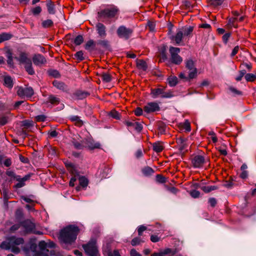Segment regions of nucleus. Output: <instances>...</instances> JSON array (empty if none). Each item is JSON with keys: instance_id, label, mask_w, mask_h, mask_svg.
<instances>
[{"instance_id": "obj_28", "label": "nucleus", "mask_w": 256, "mask_h": 256, "mask_svg": "<svg viewBox=\"0 0 256 256\" xmlns=\"http://www.w3.org/2000/svg\"><path fill=\"white\" fill-rule=\"evenodd\" d=\"M95 46H96V44H95L94 40H88L86 42V44L84 48L86 50H92L94 49Z\"/></svg>"}, {"instance_id": "obj_34", "label": "nucleus", "mask_w": 256, "mask_h": 256, "mask_svg": "<svg viewBox=\"0 0 256 256\" xmlns=\"http://www.w3.org/2000/svg\"><path fill=\"white\" fill-rule=\"evenodd\" d=\"M46 7L49 14H54L55 13L54 4L52 2H49L46 4Z\"/></svg>"}, {"instance_id": "obj_43", "label": "nucleus", "mask_w": 256, "mask_h": 256, "mask_svg": "<svg viewBox=\"0 0 256 256\" xmlns=\"http://www.w3.org/2000/svg\"><path fill=\"white\" fill-rule=\"evenodd\" d=\"M192 30L193 28L192 26H188L184 28L182 32L184 36H188L191 34Z\"/></svg>"}, {"instance_id": "obj_39", "label": "nucleus", "mask_w": 256, "mask_h": 256, "mask_svg": "<svg viewBox=\"0 0 256 256\" xmlns=\"http://www.w3.org/2000/svg\"><path fill=\"white\" fill-rule=\"evenodd\" d=\"M136 64L137 66L140 68L145 70L146 68V62L142 60H137Z\"/></svg>"}, {"instance_id": "obj_63", "label": "nucleus", "mask_w": 256, "mask_h": 256, "mask_svg": "<svg viewBox=\"0 0 256 256\" xmlns=\"http://www.w3.org/2000/svg\"><path fill=\"white\" fill-rule=\"evenodd\" d=\"M160 240V238L156 235L152 234L150 236V240L153 242H156Z\"/></svg>"}, {"instance_id": "obj_48", "label": "nucleus", "mask_w": 256, "mask_h": 256, "mask_svg": "<svg viewBox=\"0 0 256 256\" xmlns=\"http://www.w3.org/2000/svg\"><path fill=\"white\" fill-rule=\"evenodd\" d=\"M84 53L82 51H78L74 54V56L76 58V59L80 61H82L84 60V57L83 56Z\"/></svg>"}, {"instance_id": "obj_55", "label": "nucleus", "mask_w": 256, "mask_h": 256, "mask_svg": "<svg viewBox=\"0 0 256 256\" xmlns=\"http://www.w3.org/2000/svg\"><path fill=\"white\" fill-rule=\"evenodd\" d=\"M246 71L245 70H242L240 71L239 75L236 78V80L237 81H240L242 80V77L245 76Z\"/></svg>"}, {"instance_id": "obj_1", "label": "nucleus", "mask_w": 256, "mask_h": 256, "mask_svg": "<svg viewBox=\"0 0 256 256\" xmlns=\"http://www.w3.org/2000/svg\"><path fill=\"white\" fill-rule=\"evenodd\" d=\"M78 232V227L74 226H68L62 229L60 232L58 239L62 246L68 249V246L72 245L76 239Z\"/></svg>"}, {"instance_id": "obj_64", "label": "nucleus", "mask_w": 256, "mask_h": 256, "mask_svg": "<svg viewBox=\"0 0 256 256\" xmlns=\"http://www.w3.org/2000/svg\"><path fill=\"white\" fill-rule=\"evenodd\" d=\"M130 256H142V255L138 252H137L134 249H132L130 250Z\"/></svg>"}, {"instance_id": "obj_14", "label": "nucleus", "mask_w": 256, "mask_h": 256, "mask_svg": "<svg viewBox=\"0 0 256 256\" xmlns=\"http://www.w3.org/2000/svg\"><path fill=\"white\" fill-rule=\"evenodd\" d=\"M34 64L38 66H40L46 62L45 58L40 54H36L32 57Z\"/></svg>"}, {"instance_id": "obj_62", "label": "nucleus", "mask_w": 256, "mask_h": 256, "mask_svg": "<svg viewBox=\"0 0 256 256\" xmlns=\"http://www.w3.org/2000/svg\"><path fill=\"white\" fill-rule=\"evenodd\" d=\"M143 110L144 109L142 110V108L138 107L135 110L134 114L136 116H140L142 115Z\"/></svg>"}, {"instance_id": "obj_25", "label": "nucleus", "mask_w": 256, "mask_h": 256, "mask_svg": "<svg viewBox=\"0 0 256 256\" xmlns=\"http://www.w3.org/2000/svg\"><path fill=\"white\" fill-rule=\"evenodd\" d=\"M52 84L54 86L62 91L66 89V85L62 82L56 80L53 82Z\"/></svg>"}, {"instance_id": "obj_46", "label": "nucleus", "mask_w": 256, "mask_h": 256, "mask_svg": "<svg viewBox=\"0 0 256 256\" xmlns=\"http://www.w3.org/2000/svg\"><path fill=\"white\" fill-rule=\"evenodd\" d=\"M98 44L104 48H108L109 46V42L107 40H100Z\"/></svg>"}, {"instance_id": "obj_3", "label": "nucleus", "mask_w": 256, "mask_h": 256, "mask_svg": "<svg viewBox=\"0 0 256 256\" xmlns=\"http://www.w3.org/2000/svg\"><path fill=\"white\" fill-rule=\"evenodd\" d=\"M118 13V9L114 6L106 8L98 12L100 20L104 21V20L114 18Z\"/></svg>"}, {"instance_id": "obj_38", "label": "nucleus", "mask_w": 256, "mask_h": 256, "mask_svg": "<svg viewBox=\"0 0 256 256\" xmlns=\"http://www.w3.org/2000/svg\"><path fill=\"white\" fill-rule=\"evenodd\" d=\"M202 190L205 192H209L212 190H215L217 188L214 186H204L202 187Z\"/></svg>"}, {"instance_id": "obj_17", "label": "nucleus", "mask_w": 256, "mask_h": 256, "mask_svg": "<svg viewBox=\"0 0 256 256\" xmlns=\"http://www.w3.org/2000/svg\"><path fill=\"white\" fill-rule=\"evenodd\" d=\"M21 226L24 227L26 232H30L34 228V223L29 220H26L22 222Z\"/></svg>"}, {"instance_id": "obj_50", "label": "nucleus", "mask_w": 256, "mask_h": 256, "mask_svg": "<svg viewBox=\"0 0 256 256\" xmlns=\"http://www.w3.org/2000/svg\"><path fill=\"white\" fill-rule=\"evenodd\" d=\"M110 115L112 118H116V120H118L120 118V115L119 113L115 110H112L110 113Z\"/></svg>"}, {"instance_id": "obj_2", "label": "nucleus", "mask_w": 256, "mask_h": 256, "mask_svg": "<svg viewBox=\"0 0 256 256\" xmlns=\"http://www.w3.org/2000/svg\"><path fill=\"white\" fill-rule=\"evenodd\" d=\"M24 242V240L22 238L11 236L1 244L0 248L6 250H10L12 252L18 254L20 252L19 246L22 244Z\"/></svg>"}, {"instance_id": "obj_19", "label": "nucleus", "mask_w": 256, "mask_h": 256, "mask_svg": "<svg viewBox=\"0 0 256 256\" xmlns=\"http://www.w3.org/2000/svg\"><path fill=\"white\" fill-rule=\"evenodd\" d=\"M78 180L80 183V186H78L76 188V190H80V186L85 188L87 186L88 184V180L84 176H80L78 178Z\"/></svg>"}, {"instance_id": "obj_40", "label": "nucleus", "mask_w": 256, "mask_h": 256, "mask_svg": "<svg viewBox=\"0 0 256 256\" xmlns=\"http://www.w3.org/2000/svg\"><path fill=\"white\" fill-rule=\"evenodd\" d=\"M156 182L160 184H164L166 182V178L162 174H157L156 176Z\"/></svg>"}, {"instance_id": "obj_58", "label": "nucleus", "mask_w": 256, "mask_h": 256, "mask_svg": "<svg viewBox=\"0 0 256 256\" xmlns=\"http://www.w3.org/2000/svg\"><path fill=\"white\" fill-rule=\"evenodd\" d=\"M42 12V8L40 6H38L32 10V12L34 14L36 15L40 14Z\"/></svg>"}, {"instance_id": "obj_5", "label": "nucleus", "mask_w": 256, "mask_h": 256, "mask_svg": "<svg viewBox=\"0 0 256 256\" xmlns=\"http://www.w3.org/2000/svg\"><path fill=\"white\" fill-rule=\"evenodd\" d=\"M186 68L190 70L188 77L186 76L184 74L181 73L180 78H184L186 80L196 78L197 75V69L195 67L194 62L190 59L186 60Z\"/></svg>"}, {"instance_id": "obj_37", "label": "nucleus", "mask_w": 256, "mask_h": 256, "mask_svg": "<svg viewBox=\"0 0 256 256\" xmlns=\"http://www.w3.org/2000/svg\"><path fill=\"white\" fill-rule=\"evenodd\" d=\"M244 78L247 82H254L256 78V75L253 74H246Z\"/></svg>"}, {"instance_id": "obj_30", "label": "nucleus", "mask_w": 256, "mask_h": 256, "mask_svg": "<svg viewBox=\"0 0 256 256\" xmlns=\"http://www.w3.org/2000/svg\"><path fill=\"white\" fill-rule=\"evenodd\" d=\"M12 37V35L8 33L3 32L0 34V43L9 40Z\"/></svg>"}, {"instance_id": "obj_57", "label": "nucleus", "mask_w": 256, "mask_h": 256, "mask_svg": "<svg viewBox=\"0 0 256 256\" xmlns=\"http://www.w3.org/2000/svg\"><path fill=\"white\" fill-rule=\"evenodd\" d=\"M46 118V117L44 115L42 114L36 116L35 118L37 122H41L45 121Z\"/></svg>"}, {"instance_id": "obj_60", "label": "nucleus", "mask_w": 256, "mask_h": 256, "mask_svg": "<svg viewBox=\"0 0 256 256\" xmlns=\"http://www.w3.org/2000/svg\"><path fill=\"white\" fill-rule=\"evenodd\" d=\"M5 52H6V56L7 58H13L12 51L10 49L8 48H6Z\"/></svg>"}, {"instance_id": "obj_22", "label": "nucleus", "mask_w": 256, "mask_h": 256, "mask_svg": "<svg viewBox=\"0 0 256 256\" xmlns=\"http://www.w3.org/2000/svg\"><path fill=\"white\" fill-rule=\"evenodd\" d=\"M55 246V244L53 242H49L48 243L46 242L44 240H42L38 244V246L42 250H45L47 247L49 248H54Z\"/></svg>"}, {"instance_id": "obj_33", "label": "nucleus", "mask_w": 256, "mask_h": 256, "mask_svg": "<svg viewBox=\"0 0 256 256\" xmlns=\"http://www.w3.org/2000/svg\"><path fill=\"white\" fill-rule=\"evenodd\" d=\"M167 82L170 86H174L176 85V76H170L167 79Z\"/></svg>"}, {"instance_id": "obj_56", "label": "nucleus", "mask_w": 256, "mask_h": 256, "mask_svg": "<svg viewBox=\"0 0 256 256\" xmlns=\"http://www.w3.org/2000/svg\"><path fill=\"white\" fill-rule=\"evenodd\" d=\"M146 230V228L144 226H140L138 228V232L139 236H141L143 232Z\"/></svg>"}, {"instance_id": "obj_49", "label": "nucleus", "mask_w": 256, "mask_h": 256, "mask_svg": "<svg viewBox=\"0 0 256 256\" xmlns=\"http://www.w3.org/2000/svg\"><path fill=\"white\" fill-rule=\"evenodd\" d=\"M27 178L26 176V177H24L23 178H22L20 180L19 179H17L18 180H19V182H18L16 184V187L18 188H22V187L23 186H24V182L26 180H27Z\"/></svg>"}, {"instance_id": "obj_4", "label": "nucleus", "mask_w": 256, "mask_h": 256, "mask_svg": "<svg viewBox=\"0 0 256 256\" xmlns=\"http://www.w3.org/2000/svg\"><path fill=\"white\" fill-rule=\"evenodd\" d=\"M150 94L154 98H170L174 96V92L172 91H166L165 87H160L151 90Z\"/></svg>"}, {"instance_id": "obj_6", "label": "nucleus", "mask_w": 256, "mask_h": 256, "mask_svg": "<svg viewBox=\"0 0 256 256\" xmlns=\"http://www.w3.org/2000/svg\"><path fill=\"white\" fill-rule=\"evenodd\" d=\"M66 166L69 172L72 176L70 178L69 185L70 186L73 187L75 185V182L76 181L80 176L79 172L77 167L71 162H66Z\"/></svg>"}, {"instance_id": "obj_45", "label": "nucleus", "mask_w": 256, "mask_h": 256, "mask_svg": "<svg viewBox=\"0 0 256 256\" xmlns=\"http://www.w3.org/2000/svg\"><path fill=\"white\" fill-rule=\"evenodd\" d=\"M84 42V38L82 36H78L74 40V43L76 46H79Z\"/></svg>"}, {"instance_id": "obj_12", "label": "nucleus", "mask_w": 256, "mask_h": 256, "mask_svg": "<svg viewBox=\"0 0 256 256\" xmlns=\"http://www.w3.org/2000/svg\"><path fill=\"white\" fill-rule=\"evenodd\" d=\"M15 58L19 62L20 64H29L32 62L30 58L28 57V54L24 52H20L19 56L18 57H16Z\"/></svg>"}, {"instance_id": "obj_21", "label": "nucleus", "mask_w": 256, "mask_h": 256, "mask_svg": "<svg viewBox=\"0 0 256 256\" xmlns=\"http://www.w3.org/2000/svg\"><path fill=\"white\" fill-rule=\"evenodd\" d=\"M4 84L9 88H12L14 83L12 78L8 76H5L3 77Z\"/></svg>"}, {"instance_id": "obj_16", "label": "nucleus", "mask_w": 256, "mask_h": 256, "mask_svg": "<svg viewBox=\"0 0 256 256\" xmlns=\"http://www.w3.org/2000/svg\"><path fill=\"white\" fill-rule=\"evenodd\" d=\"M96 28L98 34L100 37L104 38L106 36V27L104 24L98 22L96 26Z\"/></svg>"}, {"instance_id": "obj_24", "label": "nucleus", "mask_w": 256, "mask_h": 256, "mask_svg": "<svg viewBox=\"0 0 256 256\" xmlns=\"http://www.w3.org/2000/svg\"><path fill=\"white\" fill-rule=\"evenodd\" d=\"M152 147L153 150L156 152H160L164 150L163 144L160 142L154 143Z\"/></svg>"}, {"instance_id": "obj_29", "label": "nucleus", "mask_w": 256, "mask_h": 256, "mask_svg": "<svg viewBox=\"0 0 256 256\" xmlns=\"http://www.w3.org/2000/svg\"><path fill=\"white\" fill-rule=\"evenodd\" d=\"M174 25L172 24L171 22H170L168 24V34L169 38L173 41H176V36H174L172 34V29L174 28Z\"/></svg>"}, {"instance_id": "obj_9", "label": "nucleus", "mask_w": 256, "mask_h": 256, "mask_svg": "<svg viewBox=\"0 0 256 256\" xmlns=\"http://www.w3.org/2000/svg\"><path fill=\"white\" fill-rule=\"evenodd\" d=\"M132 32V30L131 29L128 28L123 26H120L117 30L118 36L125 39H128Z\"/></svg>"}, {"instance_id": "obj_11", "label": "nucleus", "mask_w": 256, "mask_h": 256, "mask_svg": "<svg viewBox=\"0 0 256 256\" xmlns=\"http://www.w3.org/2000/svg\"><path fill=\"white\" fill-rule=\"evenodd\" d=\"M204 162V158L200 155L194 156L192 160V165L196 168H202Z\"/></svg>"}, {"instance_id": "obj_27", "label": "nucleus", "mask_w": 256, "mask_h": 256, "mask_svg": "<svg viewBox=\"0 0 256 256\" xmlns=\"http://www.w3.org/2000/svg\"><path fill=\"white\" fill-rule=\"evenodd\" d=\"M163 256H172L176 253V250L170 248H166L162 250Z\"/></svg>"}, {"instance_id": "obj_8", "label": "nucleus", "mask_w": 256, "mask_h": 256, "mask_svg": "<svg viewBox=\"0 0 256 256\" xmlns=\"http://www.w3.org/2000/svg\"><path fill=\"white\" fill-rule=\"evenodd\" d=\"M34 94V90L31 87H19L17 94L21 98H30Z\"/></svg>"}, {"instance_id": "obj_61", "label": "nucleus", "mask_w": 256, "mask_h": 256, "mask_svg": "<svg viewBox=\"0 0 256 256\" xmlns=\"http://www.w3.org/2000/svg\"><path fill=\"white\" fill-rule=\"evenodd\" d=\"M184 36V35L182 32H177V44L181 42Z\"/></svg>"}, {"instance_id": "obj_51", "label": "nucleus", "mask_w": 256, "mask_h": 256, "mask_svg": "<svg viewBox=\"0 0 256 256\" xmlns=\"http://www.w3.org/2000/svg\"><path fill=\"white\" fill-rule=\"evenodd\" d=\"M8 118L4 116H0V125L4 126L7 124Z\"/></svg>"}, {"instance_id": "obj_18", "label": "nucleus", "mask_w": 256, "mask_h": 256, "mask_svg": "<svg viewBox=\"0 0 256 256\" xmlns=\"http://www.w3.org/2000/svg\"><path fill=\"white\" fill-rule=\"evenodd\" d=\"M60 102V98L54 95L50 94L48 96L46 104L50 103L53 106L58 104Z\"/></svg>"}, {"instance_id": "obj_53", "label": "nucleus", "mask_w": 256, "mask_h": 256, "mask_svg": "<svg viewBox=\"0 0 256 256\" xmlns=\"http://www.w3.org/2000/svg\"><path fill=\"white\" fill-rule=\"evenodd\" d=\"M210 4H212L214 6H218L221 4L224 0H208Z\"/></svg>"}, {"instance_id": "obj_15", "label": "nucleus", "mask_w": 256, "mask_h": 256, "mask_svg": "<svg viewBox=\"0 0 256 256\" xmlns=\"http://www.w3.org/2000/svg\"><path fill=\"white\" fill-rule=\"evenodd\" d=\"M124 124L127 126L133 128L138 132H140L142 129V124L138 122L134 121H126Z\"/></svg>"}, {"instance_id": "obj_42", "label": "nucleus", "mask_w": 256, "mask_h": 256, "mask_svg": "<svg viewBox=\"0 0 256 256\" xmlns=\"http://www.w3.org/2000/svg\"><path fill=\"white\" fill-rule=\"evenodd\" d=\"M158 132L160 133V134H164V132H165V130H166V125L162 122H159L158 123Z\"/></svg>"}, {"instance_id": "obj_20", "label": "nucleus", "mask_w": 256, "mask_h": 256, "mask_svg": "<svg viewBox=\"0 0 256 256\" xmlns=\"http://www.w3.org/2000/svg\"><path fill=\"white\" fill-rule=\"evenodd\" d=\"M86 146L89 150H92L95 148H100V144L98 142H95L92 140H87Z\"/></svg>"}, {"instance_id": "obj_31", "label": "nucleus", "mask_w": 256, "mask_h": 256, "mask_svg": "<svg viewBox=\"0 0 256 256\" xmlns=\"http://www.w3.org/2000/svg\"><path fill=\"white\" fill-rule=\"evenodd\" d=\"M142 172L144 176H148L152 174L154 170L150 167L146 166L142 169Z\"/></svg>"}, {"instance_id": "obj_47", "label": "nucleus", "mask_w": 256, "mask_h": 256, "mask_svg": "<svg viewBox=\"0 0 256 256\" xmlns=\"http://www.w3.org/2000/svg\"><path fill=\"white\" fill-rule=\"evenodd\" d=\"M178 142H180V145L182 146L180 148V152H183V150L184 149L185 146L186 145V140L182 138H180Z\"/></svg>"}, {"instance_id": "obj_35", "label": "nucleus", "mask_w": 256, "mask_h": 256, "mask_svg": "<svg viewBox=\"0 0 256 256\" xmlns=\"http://www.w3.org/2000/svg\"><path fill=\"white\" fill-rule=\"evenodd\" d=\"M24 68L26 71L30 75H32L34 74V71L32 67V62L29 64H27L24 65Z\"/></svg>"}, {"instance_id": "obj_44", "label": "nucleus", "mask_w": 256, "mask_h": 256, "mask_svg": "<svg viewBox=\"0 0 256 256\" xmlns=\"http://www.w3.org/2000/svg\"><path fill=\"white\" fill-rule=\"evenodd\" d=\"M144 241L142 240L139 238L136 237L133 238L131 241V244L133 246H136V245L140 244V243L143 242Z\"/></svg>"}, {"instance_id": "obj_52", "label": "nucleus", "mask_w": 256, "mask_h": 256, "mask_svg": "<svg viewBox=\"0 0 256 256\" xmlns=\"http://www.w3.org/2000/svg\"><path fill=\"white\" fill-rule=\"evenodd\" d=\"M244 16H241L240 17L238 18H234L233 19H230L229 20V24H232V25H234V24L235 22V20H238V22H242L244 19Z\"/></svg>"}, {"instance_id": "obj_7", "label": "nucleus", "mask_w": 256, "mask_h": 256, "mask_svg": "<svg viewBox=\"0 0 256 256\" xmlns=\"http://www.w3.org/2000/svg\"><path fill=\"white\" fill-rule=\"evenodd\" d=\"M85 252L90 256H98V252L96 246V241L92 240L86 244L82 246Z\"/></svg>"}, {"instance_id": "obj_26", "label": "nucleus", "mask_w": 256, "mask_h": 256, "mask_svg": "<svg viewBox=\"0 0 256 256\" xmlns=\"http://www.w3.org/2000/svg\"><path fill=\"white\" fill-rule=\"evenodd\" d=\"M70 120L74 124L78 126H81L83 125V122L80 118L78 116H74L70 118Z\"/></svg>"}, {"instance_id": "obj_41", "label": "nucleus", "mask_w": 256, "mask_h": 256, "mask_svg": "<svg viewBox=\"0 0 256 256\" xmlns=\"http://www.w3.org/2000/svg\"><path fill=\"white\" fill-rule=\"evenodd\" d=\"M102 78L104 82H109L112 80V76L108 73H104L102 75Z\"/></svg>"}, {"instance_id": "obj_36", "label": "nucleus", "mask_w": 256, "mask_h": 256, "mask_svg": "<svg viewBox=\"0 0 256 256\" xmlns=\"http://www.w3.org/2000/svg\"><path fill=\"white\" fill-rule=\"evenodd\" d=\"M42 25L44 28H50L52 26L53 22L51 20H46L42 22Z\"/></svg>"}, {"instance_id": "obj_59", "label": "nucleus", "mask_w": 256, "mask_h": 256, "mask_svg": "<svg viewBox=\"0 0 256 256\" xmlns=\"http://www.w3.org/2000/svg\"><path fill=\"white\" fill-rule=\"evenodd\" d=\"M190 196L194 198H197L200 196V192L196 190H193L190 192Z\"/></svg>"}, {"instance_id": "obj_54", "label": "nucleus", "mask_w": 256, "mask_h": 256, "mask_svg": "<svg viewBox=\"0 0 256 256\" xmlns=\"http://www.w3.org/2000/svg\"><path fill=\"white\" fill-rule=\"evenodd\" d=\"M156 24L154 22H148L147 24V27L149 29V30L151 32L154 30L155 28Z\"/></svg>"}, {"instance_id": "obj_23", "label": "nucleus", "mask_w": 256, "mask_h": 256, "mask_svg": "<svg viewBox=\"0 0 256 256\" xmlns=\"http://www.w3.org/2000/svg\"><path fill=\"white\" fill-rule=\"evenodd\" d=\"M89 95V94L86 92L81 90H78L74 92V96L79 100H82L86 98Z\"/></svg>"}, {"instance_id": "obj_13", "label": "nucleus", "mask_w": 256, "mask_h": 256, "mask_svg": "<svg viewBox=\"0 0 256 256\" xmlns=\"http://www.w3.org/2000/svg\"><path fill=\"white\" fill-rule=\"evenodd\" d=\"M180 132H190L191 130L190 124L188 120H186L184 122H180L177 125Z\"/></svg>"}, {"instance_id": "obj_32", "label": "nucleus", "mask_w": 256, "mask_h": 256, "mask_svg": "<svg viewBox=\"0 0 256 256\" xmlns=\"http://www.w3.org/2000/svg\"><path fill=\"white\" fill-rule=\"evenodd\" d=\"M170 52L171 54V60L174 64H176V48L170 47Z\"/></svg>"}, {"instance_id": "obj_10", "label": "nucleus", "mask_w": 256, "mask_h": 256, "mask_svg": "<svg viewBox=\"0 0 256 256\" xmlns=\"http://www.w3.org/2000/svg\"><path fill=\"white\" fill-rule=\"evenodd\" d=\"M160 110V107L158 104L156 102H150L148 103L144 107V112L147 114H150Z\"/></svg>"}]
</instances>
